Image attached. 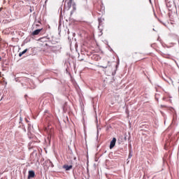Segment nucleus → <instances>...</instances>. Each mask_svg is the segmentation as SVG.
I'll return each instance as SVG.
<instances>
[{"instance_id": "f257e3e1", "label": "nucleus", "mask_w": 179, "mask_h": 179, "mask_svg": "<svg viewBox=\"0 0 179 179\" xmlns=\"http://www.w3.org/2000/svg\"><path fill=\"white\" fill-rule=\"evenodd\" d=\"M108 71H109L110 75H112V76H114V75H115V73L117 71V65H114L113 66H109Z\"/></svg>"}, {"instance_id": "6e6552de", "label": "nucleus", "mask_w": 179, "mask_h": 179, "mask_svg": "<svg viewBox=\"0 0 179 179\" xmlns=\"http://www.w3.org/2000/svg\"><path fill=\"white\" fill-rule=\"evenodd\" d=\"M71 5H72V0H70V1L68 2V6H69V8H71Z\"/></svg>"}, {"instance_id": "7ed1b4c3", "label": "nucleus", "mask_w": 179, "mask_h": 179, "mask_svg": "<svg viewBox=\"0 0 179 179\" xmlns=\"http://www.w3.org/2000/svg\"><path fill=\"white\" fill-rule=\"evenodd\" d=\"M34 177H36V173L34 172V171H29L28 179L34 178Z\"/></svg>"}, {"instance_id": "20e7f679", "label": "nucleus", "mask_w": 179, "mask_h": 179, "mask_svg": "<svg viewBox=\"0 0 179 179\" xmlns=\"http://www.w3.org/2000/svg\"><path fill=\"white\" fill-rule=\"evenodd\" d=\"M41 30H43V29H36L35 31H34L32 32V36H38V34H40V32L41 31Z\"/></svg>"}, {"instance_id": "39448f33", "label": "nucleus", "mask_w": 179, "mask_h": 179, "mask_svg": "<svg viewBox=\"0 0 179 179\" xmlns=\"http://www.w3.org/2000/svg\"><path fill=\"white\" fill-rule=\"evenodd\" d=\"M72 167H73L72 165L64 164L63 166V169H66V171H69V170H71Z\"/></svg>"}, {"instance_id": "f8f14e48", "label": "nucleus", "mask_w": 179, "mask_h": 179, "mask_svg": "<svg viewBox=\"0 0 179 179\" xmlns=\"http://www.w3.org/2000/svg\"><path fill=\"white\" fill-rule=\"evenodd\" d=\"M1 59H2V58H1V57H0V61H1Z\"/></svg>"}, {"instance_id": "423d86ee", "label": "nucleus", "mask_w": 179, "mask_h": 179, "mask_svg": "<svg viewBox=\"0 0 179 179\" xmlns=\"http://www.w3.org/2000/svg\"><path fill=\"white\" fill-rule=\"evenodd\" d=\"M104 20V18H102V17H99L98 19V22L99 23V26H101V24H103V21Z\"/></svg>"}, {"instance_id": "0eeeda50", "label": "nucleus", "mask_w": 179, "mask_h": 179, "mask_svg": "<svg viewBox=\"0 0 179 179\" xmlns=\"http://www.w3.org/2000/svg\"><path fill=\"white\" fill-rule=\"evenodd\" d=\"M29 50L28 49H25L24 50H23L22 52L19 53V57H22V55L26 54V52H27Z\"/></svg>"}, {"instance_id": "1a4fd4ad", "label": "nucleus", "mask_w": 179, "mask_h": 179, "mask_svg": "<svg viewBox=\"0 0 179 179\" xmlns=\"http://www.w3.org/2000/svg\"><path fill=\"white\" fill-rule=\"evenodd\" d=\"M131 157H132V154H131V152H130L129 154V159H131Z\"/></svg>"}, {"instance_id": "9d476101", "label": "nucleus", "mask_w": 179, "mask_h": 179, "mask_svg": "<svg viewBox=\"0 0 179 179\" xmlns=\"http://www.w3.org/2000/svg\"><path fill=\"white\" fill-rule=\"evenodd\" d=\"M100 68H103V69H106V68H107V66H100Z\"/></svg>"}, {"instance_id": "9b49d317", "label": "nucleus", "mask_w": 179, "mask_h": 179, "mask_svg": "<svg viewBox=\"0 0 179 179\" xmlns=\"http://www.w3.org/2000/svg\"><path fill=\"white\" fill-rule=\"evenodd\" d=\"M161 107L166 108V107H167V106L166 105H161Z\"/></svg>"}, {"instance_id": "f03ea898", "label": "nucleus", "mask_w": 179, "mask_h": 179, "mask_svg": "<svg viewBox=\"0 0 179 179\" xmlns=\"http://www.w3.org/2000/svg\"><path fill=\"white\" fill-rule=\"evenodd\" d=\"M115 143H117V138L114 137L113 140L110 141V149H113L114 146H115Z\"/></svg>"}]
</instances>
